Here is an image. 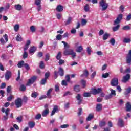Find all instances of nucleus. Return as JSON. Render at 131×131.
<instances>
[{"label":"nucleus","mask_w":131,"mask_h":131,"mask_svg":"<svg viewBox=\"0 0 131 131\" xmlns=\"http://www.w3.org/2000/svg\"><path fill=\"white\" fill-rule=\"evenodd\" d=\"M28 57V54H27V52L26 51H24V54H23V58L24 59H26Z\"/></svg>","instance_id":"47"},{"label":"nucleus","mask_w":131,"mask_h":131,"mask_svg":"<svg viewBox=\"0 0 131 131\" xmlns=\"http://www.w3.org/2000/svg\"><path fill=\"white\" fill-rule=\"evenodd\" d=\"M97 111H101L102 110V104H98L96 106Z\"/></svg>","instance_id":"30"},{"label":"nucleus","mask_w":131,"mask_h":131,"mask_svg":"<svg viewBox=\"0 0 131 131\" xmlns=\"http://www.w3.org/2000/svg\"><path fill=\"white\" fill-rule=\"evenodd\" d=\"M53 91V88L50 89L47 93V98H51V93Z\"/></svg>","instance_id":"27"},{"label":"nucleus","mask_w":131,"mask_h":131,"mask_svg":"<svg viewBox=\"0 0 131 131\" xmlns=\"http://www.w3.org/2000/svg\"><path fill=\"white\" fill-rule=\"evenodd\" d=\"M74 90L75 92H79L80 91V88H79V85H77L75 86L74 88Z\"/></svg>","instance_id":"40"},{"label":"nucleus","mask_w":131,"mask_h":131,"mask_svg":"<svg viewBox=\"0 0 131 131\" xmlns=\"http://www.w3.org/2000/svg\"><path fill=\"white\" fill-rule=\"evenodd\" d=\"M88 75H89V72H88L87 70H85L83 73V74H82L81 75V77H83V76H88Z\"/></svg>","instance_id":"39"},{"label":"nucleus","mask_w":131,"mask_h":131,"mask_svg":"<svg viewBox=\"0 0 131 131\" xmlns=\"http://www.w3.org/2000/svg\"><path fill=\"white\" fill-rule=\"evenodd\" d=\"M69 127V125L68 124H63L60 126V128H67Z\"/></svg>","instance_id":"48"},{"label":"nucleus","mask_w":131,"mask_h":131,"mask_svg":"<svg viewBox=\"0 0 131 131\" xmlns=\"http://www.w3.org/2000/svg\"><path fill=\"white\" fill-rule=\"evenodd\" d=\"M35 119H40L41 118V114H37L35 117Z\"/></svg>","instance_id":"44"},{"label":"nucleus","mask_w":131,"mask_h":131,"mask_svg":"<svg viewBox=\"0 0 131 131\" xmlns=\"http://www.w3.org/2000/svg\"><path fill=\"white\" fill-rule=\"evenodd\" d=\"M56 10L57 12L61 13V12H63V10H64V7L61 5H58L57 6Z\"/></svg>","instance_id":"10"},{"label":"nucleus","mask_w":131,"mask_h":131,"mask_svg":"<svg viewBox=\"0 0 131 131\" xmlns=\"http://www.w3.org/2000/svg\"><path fill=\"white\" fill-rule=\"evenodd\" d=\"M72 23V17H69L66 21V25H69Z\"/></svg>","instance_id":"20"},{"label":"nucleus","mask_w":131,"mask_h":131,"mask_svg":"<svg viewBox=\"0 0 131 131\" xmlns=\"http://www.w3.org/2000/svg\"><path fill=\"white\" fill-rule=\"evenodd\" d=\"M119 27H120V25H118L114 27L113 28V31H114V32L117 31V30H118V29H119Z\"/></svg>","instance_id":"34"},{"label":"nucleus","mask_w":131,"mask_h":131,"mask_svg":"<svg viewBox=\"0 0 131 131\" xmlns=\"http://www.w3.org/2000/svg\"><path fill=\"white\" fill-rule=\"evenodd\" d=\"M37 5V10L38 11V12H39V11H40L41 10V5L40 4H39V5Z\"/></svg>","instance_id":"59"},{"label":"nucleus","mask_w":131,"mask_h":131,"mask_svg":"<svg viewBox=\"0 0 131 131\" xmlns=\"http://www.w3.org/2000/svg\"><path fill=\"white\" fill-rule=\"evenodd\" d=\"M105 125H106V122L105 121H101L99 123V126H100V127H103L105 126Z\"/></svg>","instance_id":"38"},{"label":"nucleus","mask_w":131,"mask_h":131,"mask_svg":"<svg viewBox=\"0 0 131 131\" xmlns=\"http://www.w3.org/2000/svg\"><path fill=\"white\" fill-rule=\"evenodd\" d=\"M36 51V47L33 46L30 48L29 53L30 54H32L33 53H35Z\"/></svg>","instance_id":"19"},{"label":"nucleus","mask_w":131,"mask_h":131,"mask_svg":"<svg viewBox=\"0 0 131 131\" xmlns=\"http://www.w3.org/2000/svg\"><path fill=\"white\" fill-rule=\"evenodd\" d=\"M30 29L32 32H35V27L34 26H32L30 27Z\"/></svg>","instance_id":"57"},{"label":"nucleus","mask_w":131,"mask_h":131,"mask_svg":"<svg viewBox=\"0 0 131 131\" xmlns=\"http://www.w3.org/2000/svg\"><path fill=\"white\" fill-rule=\"evenodd\" d=\"M17 66L19 68H22L24 66V61L23 60L18 62Z\"/></svg>","instance_id":"29"},{"label":"nucleus","mask_w":131,"mask_h":131,"mask_svg":"<svg viewBox=\"0 0 131 131\" xmlns=\"http://www.w3.org/2000/svg\"><path fill=\"white\" fill-rule=\"evenodd\" d=\"M39 68H41V69L45 68V63H43V61H41L40 62Z\"/></svg>","instance_id":"43"},{"label":"nucleus","mask_w":131,"mask_h":131,"mask_svg":"<svg viewBox=\"0 0 131 131\" xmlns=\"http://www.w3.org/2000/svg\"><path fill=\"white\" fill-rule=\"evenodd\" d=\"M118 125L120 126V127H123V126H124V122H123L122 119H118Z\"/></svg>","instance_id":"12"},{"label":"nucleus","mask_w":131,"mask_h":131,"mask_svg":"<svg viewBox=\"0 0 131 131\" xmlns=\"http://www.w3.org/2000/svg\"><path fill=\"white\" fill-rule=\"evenodd\" d=\"M126 111H127L128 112H129L131 111V105L130 103L127 102L126 104Z\"/></svg>","instance_id":"18"},{"label":"nucleus","mask_w":131,"mask_h":131,"mask_svg":"<svg viewBox=\"0 0 131 131\" xmlns=\"http://www.w3.org/2000/svg\"><path fill=\"white\" fill-rule=\"evenodd\" d=\"M86 23H88V20H86V19H81V24L82 26H84L86 25Z\"/></svg>","instance_id":"32"},{"label":"nucleus","mask_w":131,"mask_h":131,"mask_svg":"<svg viewBox=\"0 0 131 131\" xmlns=\"http://www.w3.org/2000/svg\"><path fill=\"white\" fill-rule=\"evenodd\" d=\"M109 77V73H106L102 74L103 78H107V77Z\"/></svg>","instance_id":"46"},{"label":"nucleus","mask_w":131,"mask_h":131,"mask_svg":"<svg viewBox=\"0 0 131 131\" xmlns=\"http://www.w3.org/2000/svg\"><path fill=\"white\" fill-rule=\"evenodd\" d=\"M131 19V13H129L126 18V21H130Z\"/></svg>","instance_id":"52"},{"label":"nucleus","mask_w":131,"mask_h":131,"mask_svg":"<svg viewBox=\"0 0 131 131\" xmlns=\"http://www.w3.org/2000/svg\"><path fill=\"white\" fill-rule=\"evenodd\" d=\"M86 52L88 55H91L92 54V48L90 47H87Z\"/></svg>","instance_id":"37"},{"label":"nucleus","mask_w":131,"mask_h":131,"mask_svg":"<svg viewBox=\"0 0 131 131\" xmlns=\"http://www.w3.org/2000/svg\"><path fill=\"white\" fill-rule=\"evenodd\" d=\"M55 92H59L60 90V88L59 87V85H56L55 87Z\"/></svg>","instance_id":"64"},{"label":"nucleus","mask_w":131,"mask_h":131,"mask_svg":"<svg viewBox=\"0 0 131 131\" xmlns=\"http://www.w3.org/2000/svg\"><path fill=\"white\" fill-rule=\"evenodd\" d=\"M63 54L64 56H68L70 55L72 58H75L76 56V53L74 52L72 49H66L64 51Z\"/></svg>","instance_id":"2"},{"label":"nucleus","mask_w":131,"mask_h":131,"mask_svg":"<svg viewBox=\"0 0 131 131\" xmlns=\"http://www.w3.org/2000/svg\"><path fill=\"white\" fill-rule=\"evenodd\" d=\"M123 30H130V27L128 26H125L123 27Z\"/></svg>","instance_id":"55"},{"label":"nucleus","mask_w":131,"mask_h":131,"mask_svg":"<svg viewBox=\"0 0 131 131\" xmlns=\"http://www.w3.org/2000/svg\"><path fill=\"white\" fill-rule=\"evenodd\" d=\"M100 93H102L101 88H98L97 89H92V94H93V95H97V94H100Z\"/></svg>","instance_id":"9"},{"label":"nucleus","mask_w":131,"mask_h":131,"mask_svg":"<svg viewBox=\"0 0 131 131\" xmlns=\"http://www.w3.org/2000/svg\"><path fill=\"white\" fill-rule=\"evenodd\" d=\"M57 40H61L62 39V35L58 34L56 36Z\"/></svg>","instance_id":"58"},{"label":"nucleus","mask_w":131,"mask_h":131,"mask_svg":"<svg viewBox=\"0 0 131 131\" xmlns=\"http://www.w3.org/2000/svg\"><path fill=\"white\" fill-rule=\"evenodd\" d=\"M120 11L122 12L123 13L124 12V7L122 5L120 6Z\"/></svg>","instance_id":"60"},{"label":"nucleus","mask_w":131,"mask_h":131,"mask_svg":"<svg viewBox=\"0 0 131 131\" xmlns=\"http://www.w3.org/2000/svg\"><path fill=\"white\" fill-rule=\"evenodd\" d=\"M62 58V53L61 52H58L57 56H56V59L57 60H60Z\"/></svg>","instance_id":"36"},{"label":"nucleus","mask_w":131,"mask_h":131,"mask_svg":"<svg viewBox=\"0 0 131 131\" xmlns=\"http://www.w3.org/2000/svg\"><path fill=\"white\" fill-rule=\"evenodd\" d=\"M82 51H83V48L82 47V46H79L77 47L76 49V51L77 52V53H81Z\"/></svg>","instance_id":"15"},{"label":"nucleus","mask_w":131,"mask_h":131,"mask_svg":"<svg viewBox=\"0 0 131 131\" xmlns=\"http://www.w3.org/2000/svg\"><path fill=\"white\" fill-rule=\"evenodd\" d=\"M41 3V0H35V4L36 5H40Z\"/></svg>","instance_id":"61"},{"label":"nucleus","mask_w":131,"mask_h":131,"mask_svg":"<svg viewBox=\"0 0 131 131\" xmlns=\"http://www.w3.org/2000/svg\"><path fill=\"white\" fill-rule=\"evenodd\" d=\"M111 85L112 86H117L118 85V79L114 78L111 81Z\"/></svg>","instance_id":"7"},{"label":"nucleus","mask_w":131,"mask_h":131,"mask_svg":"<svg viewBox=\"0 0 131 131\" xmlns=\"http://www.w3.org/2000/svg\"><path fill=\"white\" fill-rule=\"evenodd\" d=\"M122 19V14H119L115 20L114 21V25H119V23H120V21Z\"/></svg>","instance_id":"5"},{"label":"nucleus","mask_w":131,"mask_h":131,"mask_svg":"<svg viewBox=\"0 0 131 131\" xmlns=\"http://www.w3.org/2000/svg\"><path fill=\"white\" fill-rule=\"evenodd\" d=\"M20 91H22L23 92L25 91L26 90V87L24 85H21L20 88Z\"/></svg>","instance_id":"53"},{"label":"nucleus","mask_w":131,"mask_h":131,"mask_svg":"<svg viewBox=\"0 0 131 131\" xmlns=\"http://www.w3.org/2000/svg\"><path fill=\"white\" fill-rule=\"evenodd\" d=\"M15 104L17 108H20V107H22V104H23L22 99L19 98H17L15 101Z\"/></svg>","instance_id":"6"},{"label":"nucleus","mask_w":131,"mask_h":131,"mask_svg":"<svg viewBox=\"0 0 131 131\" xmlns=\"http://www.w3.org/2000/svg\"><path fill=\"white\" fill-rule=\"evenodd\" d=\"M84 11H85V12H90V5H89V4H86L84 7Z\"/></svg>","instance_id":"23"},{"label":"nucleus","mask_w":131,"mask_h":131,"mask_svg":"<svg viewBox=\"0 0 131 131\" xmlns=\"http://www.w3.org/2000/svg\"><path fill=\"white\" fill-rule=\"evenodd\" d=\"M14 7L17 11H21L22 10V6L19 4L15 5Z\"/></svg>","instance_id":"26"},{"label":"nucleus","mask_w":131,"mask_h":131,"mask_svg":"<svg viewBox=\"0 0 131 131\" xmlns=\"http://www.w3.org/2000/svg\"><path fill=\"white\" fill-rule=\"evenodd\" d=\"M130 70L131 69L130 68H127L125 70L124 73H130Z\"/></svg>","instance_id":"62"},{"label":"nucleus","mask_w":131,"mask_h":131,"mask_svg":"<svg viewBox=\"0 0 131 131\" xmlns=\"http://www.w3.org/2000/svg\"><path fill=\"white\" fill-rule=\"evenodd\" d=\"M16 120L18 121V122H21L22 121V117L20 116V117H18L16 118Z\"/></svg>","instance_id":"63"},{"label":"nucleus","mask_w":131,"mask_h":131,"mask_svg":"<svg viewBox=\"0 0 131 131\" xmlns=\"http://www.w3.org/2000/svg\"><path fill=\"white\" fill-rule=\"evenodd\" d=\"M81 83L82 85V87L84 88L85 86V84H86V82L85 81H84V80H82L81 81Z\"/></svg>","instance_id":"54"},{"label":"nucleus","mask_w":131,"mask_h":131,"mask_svg":"<svg viewBox=\"0 0 131 131\" xmlns=\"http://www.w3.org/2000/svg\"><path fill=\"white\" fill-rule=\"evenodd\" d=\"M110 95H111V96H112V95H114V96H116L115 90L111 89V94Z\"/></svg>","instance_id":"45"},{"label":"nucleus","mask_w":131,"mask_h":131,"mask_svg":"<svg viewBox=\"0 0 131 131\" xmlns=\"http://www.w3.org/2000/svg\"><path fill=\"white\" fill-rule=\"evenodd\" d=\"M44 110L42 112V116L46 117L48 114L50 113V110H49V104H45L44 106Z\"/></svg>","instance_id":"3"},{"label":"nucleus","mask_w":131,"mask_h":131,"mask_svg":"<svg viewBox=\"0 0 131 131\" xmlns=\"http://www.w3.org/2000/svg\"><path fill=\"white\" fill-rule=\"evenodd\" d=\"M12 75V73L11 71H7L6 74H5V78L7 80H9L10 79V77H11V76Z\"/></svg>","instance_id":"11"},{"label":"nucleus","mask_w":131,"mask_h":131,"mask_svg":"<svg viewBox=\"0 0 131 131\" xmlns=\"http://www.w3.org/2000/svg\"><path fill=\"white\" fill-rule=\"evenodd\" d=\"M56 17H57V19H58V20H60V19H62V14L57 13Z\"/></svg>","instance_id":"42"},{"label":"nucleus","mask_w":131,"mask_h":131,"mask_svg":"<svg viewBox=\"0 0 131 131\" xmlns=\"http://www.w3.org/2000/svg\"><path fill=\"white\" fill-rule=\"evenodd\" d=\"M35 125V122H29L28 123V126H29L30 128H33Z\"/></svg>","instance_id":"24"},{"label":"nucleus","mask_w":131,"mask_h":131,"mask_svg":"<svg viewBox=\"0 0 131 131\" xmlns=\"http://www.w3.org/2000/svg\"><path fill=\"white\" fill-rule=\"evenodd\" d=\"M58 110H59V106L57 105H55L54 106L53 111H52L51 116H53V115H55V113H56V112H57V111H58Z\"/></svg>","instance_id":"13"},{"label":"nucleus","mask_w":131,"mask_h":131,"mask_svg":"<svg viewBox=\"0 0 131 131\" xmlns=\"http://www.w3.org/2000/svg\"><path fill=\"white\" fill-rule=\"evenodd\" d=\"M45 57V61H49L50 60V54L49 53L46 54Z\"/></svg>","instance_id":"51"},{"label":"nucleus","mask_w":131,"mask_h":131,"mask_svg":"<svg viewBox=\"0 0 131 131\" xmlns=\"http://www.w3.org/2000/svg\"><path fill=\"white\" fill-rule=\"evenodd\" d=\"M38 96V93L37 92H34L32 93L31 97L32 98H36Z\"/></svg>","instance_id":"35"},{"label":"nucleus","mask_w":131,"mask_h":131,"mask_svg":"<svg viewBox=\"0 0 131 131\" xmlns=\"http://www.w3.org/2000/svg\"><path fill=\"white\" fill-rule=\"evenodd\" d=\"M16 40V41H22V37L20 34L17 35Z\"/></svg>","instance_id":"33"},{"label":"nucleus","mask_w":131,"mask_h":131,"mask_svg":"<svg viewBox=\"0 0 131 131\" xmlns=\"http://www.w3.org/2000/svg\"><path fill=\"white\" fill-rule=\"evenodd\" d=\"M35 80H36V76H34L29 79L27 83V85H31V84H32L34 81H35Z\"/></svg>","instance_id":"8"},{"label":"nucleus","mask_w":131,"mask_h":131,"mask_svg":"<svg viewBox=\"0 0 131 131\" xmlns=\"http://www.w3.org/2000/svg\"><path fill=\"white\" fill-rule=\"evenodd\" d=\"M24 67L26 70H29L30 69V67H29V65L27 63L24 64Z\"/></svg>","instance_id":"50"},{"label":"nucleus","mask_w":131,"mask_h":131,"mask_svg":"<svg viewBox=\"0 0 131 131\" xmlns=\"http://www.w3.org/2000/svg\"><path fill=\"white\" fill-rule=\"evenodd\" d=\"M91 93H84L83 94V97H91Z\"/></svg>","instance_id":"56"},{"label":"nucleus","mask_w":131,"mask_h":131,"mask_svg":"<svg viewBox=\"0 0 131 131\" xmlns=\"http://www.w3.org/2000/svg\"><path fill=\"white\" fill-rule=\"evenodd\" d=\"M15 32H18L20 29V25L16 24L13 27Z\"/></svg>","instance_id":"17"},{"label":"nucleus","mask_w":131,"mask_h":131,"mask_svg":"<svg viewBox=\"0 0 131 131\" xmlns=\"http://www.w3.org/2000/svg\"><path fill=\"white\" fill-rule=\"evenodd\" d=\"M93 118H94V115L93 114H90L86 118V120L87 121H91Z\"/></svg>","instance_id":"25"},{"label":"nucleus","mask_w":131,"mask_h":131,"mask_svg":"<svg viewBox=\"0 0 131 131\" xmlns=\"http://www.w3.org/2000/svg\"><path fill=\"white\" fill-rule=\"evenodd\" d=\"M130 77V75L128 74L126 75V76H124L123 79L122 80V82H126L128 79H129Z\"/></svg>","instance_id":"14"},{"label":"nucleus","mask_w":131,"mask_h":131,"mask_svg":"<svg viewBox=\"0 0 131 131\" xmlns=\"http://www.w3.org/2000/svg\"><path fill=\"white\" fill-rule=\"evenodd\" d=\"M77 101H78V104H81V101H82V100H81V95H80V94H78L76 97Z\"/></svg>","instance_id":"16"},{"label":"nucleus","mask_w":131,"mask_h":131,"mask_svg":"<svg viewBox=\"0 0 131 131\" xmlns=\"http://www.w3.org/2000/svg\"><path fill=\"white\" fill-rule=\"evenodd\" d=\"M130 92H131V88L129 87L126 89V91L125 92L124 94L125 95V96H127L128 94L130 93Z\"/></svg>","instance_id":"28"},{"label":"nucleus","mask_w":131,"mask_h":131,"mask_svg":"<svg viewBox=\"0 0 131 131\" xmlns=\"http://www.w3.org/2000/svg\"><path fill=\"white\" fill-rule=\"evenodd\" d=\"M131 39L129 38H124L123 40L124 43H130Z\"/></svg>","instance_id":"21"},{"label":"nucleus","mask_w":131,"mask_h":131,"mask_svg":"<svg viewBox=\"0 0 131 131\" xmlns=\"http://www.w3.org/2000/svg\"><path fill=\"white\" fill-rule=\"evenodd\" d=\"M59 73L60 76H64V70L62 68H59Z\"/></svg>","instance_id":"31"},{"label":"nucleus","mask_w":131,"mask_h":131,"mask_svg":"<svg viewBox=\"0 0 131 131\" xmlns=\"http://www.w3.org/2000/svg\"><path fill=\"white\" fill-rule=\"evenodd\" d=\"M126 63L128 65H131V50L129 51L128 54L126 56Z\"/></svg>","instance_id":"4"},{"label":"nucleus","mask_w":131,"mask_h":131,"mask_svg":"<svg viewBox=\"0 0 131 131\" xmlns=\"http://www.w3.org/2000/svg\"><path fill=\"white\" fill-rule=\"evenodd\" d=\"M109 36H110V34L108 33H105L103 36V39L104 40H106V39H108L109 38Z\"/></svg>","instance_id":"22"},{"label":"nucleus","mask_w":131,"mask_h":131,"mask_svg":"<svg viewBox=\"0 0 131 131\" xmlns=\"http://www.w3.org/2000/svg\"><path fill=\"white\" fill-rule=\"evenodd\" d=\"M99 6L101 7L102 11H106L109 7V4L106 0H101L99 2Z\"/></svg>","instance_id":"1"},{"label":"nucleus","mask_w":131,"mask_h":131,"mask_svg":"<svg viewBox=\"0 0 131 131\" xmlns=\"http://www.w3.org/2000/svg\"><path fill=\"white\" fill-rule=\"evenodd\" d=\"M14 99V96L13 95H10L9 97L7 98V101L10 102V101H12Z\"/></svg>","instance_id":"49"},{"label":"nucleus","mask_w":131,"mask_h":131,"mask_svg":"<svg viewBox=\"0 0 131 131\" xmlns=\"http://www.w3.org/2000/svg\"><path fill=\"white\" fill-rule=\"evenodd\" d=\"M110 43H111L112 46H114V45H115V39H114V38H111L110 40Z\"/></svg>","instance_id":"41"}]
</instances>
